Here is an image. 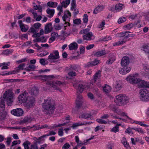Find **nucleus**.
I'll return each instance as SVG.
<instances>
[{"mask_svg": "<svg viewBox=\"0 0 149 149\" xmlns=\"http://www.w3.org/2000/svg\"><path fill=\"white\" fill-rule=\"evenodd\" d=\"M32 120V119L31 118H25L23 120L21 121V123H30Z\"/></svg>", "mask_w": 149, "mask_h": 149, "instance_id": "nucleus-32", "label": "nucleus"}, {"mask_svg": "<svg viewBox=\"0 0 149 149\" xmlns=\"http://www.w3.org/2000/svg\"><path fill=\"white\" fill-rule=\"evenodd\" d=\"M82 103L81 100H77L76 101V107L79 108L82 106Z\"/></svg>", "mask_w": 149, "mask_h": 149, "instance_id": "nucleus-39", "label": "nucleus"}, {"mask_svg": "<svg viewBox=\"0 0 149 149\" xmlns=\"http://www.w3.org/2000/svg\"><path fill=\"white\" fill-rule=\"evenodd\" d=\"M130 63V59L128 57L124 56L122 59L121 64L123 68L119 70V72L122 74H125L129 72L131 68L128 66Z\"/></svg>", "mask_w": 149, "mask_h": 149, "instance_id": "nucleus-4", "label": "nucleus"}, {"mask_svg": "<svg viewBox=\"0 0 149 149\" xmlns=\"http://www.w3.org/2000/svg\"><path fill=\"white\" fill-rule=\"evenodd\" d=\"M130 33V32L128 31H124L120 32L118 34L120 37H123L125 36L126 35V33Z\"/></svg>", "mask_w": 149, "mask_h": 149, "instance_id": "nucleus-44", "label": "nucleus"}, {"mask_svg": "<svg viewBox=\"0 0 149 149\" xmlns=\"http://www.w3.org/2000/svg\"><path fill=\"white\" fill-rule=\"evenodd\" d=\"M40 63L42 65H45V60L43 58H41L40 59Z\"/></svg>", "mask_w": 149, "mask_h": 149, "instance_id": "nucleus-60", "label": "nucleus"}, {"mask_svg": "<svg viewBox=\"0 0 149 149\" xmlns=\"http://www.w3.org/2000/svg\"><path fill=\"white\" fill-rule=\"evenodd\" d=\"M53 28L52 26V23H49L46 24L45 27V34L51 32Z\"/></svg>", "mask_w": 149, "mask_h": 149, "instance_id": "nucleus-13", "label": "nucleus"}, {"mask_svg": "<svg viewBox=\"0 0 149 149\" xmlns=\"http://www.w3.org/2000/svg\"><path fill=\"white\" fill-rule=\"evenodd\" d=\"M132 129L134 130H135L136 131L140 133H141V134H144V132L143 131V130L141 129L140 128H132Z\"/></svg>", "mask_w": 149, "mask_h": 149, "instance_id": "nucleus-38", "label": "nucleus"}, {"mask_svg": "<svg viewBox=\"0 0 149 149\" xmlns=\"http://www.w3.org/2000/svg\"><path fill=\"white\" fill-rule=\"evenodd\" d=\"M28 94L24 93L18 97V100L20 103H25L27 102L26 104V107L29 109L32 107L35 102V99L32 97H28Z\"/></svg>", "mask_w": 149, "mask_h": 149, "instance_id": "nucleus-3", "label": "nucleus"}, {"mask_svg": "<svg viewBox=\"0 0 149 149\" xmlns=\"http://www.w3.org/2000/svg\"><path fill=\"white\" fill-rule=\"evenodd\" d=\"M54 9H50L48 8L46 10L47 13L50 15V16L48 15L47 16L50 18L53 16L54 13Z\"/></svg>", "mask_w": 149, "mask_h": 149, "instance_id": "nucleus-23", "label": "nucleus"}, {"mask_svg": "<svg viewBox=\"0 0 149 149\" xmlns=\"http://www.w3.org/2000/svg\"><path fill=\"white\" fill-rule=\"evenodd\" d=\"M31 148L30 149H38V148L36 145L35 143H34V144H32L31 145Z\"/></svg>", "mask_w": 149, "mask_h": 149, "instance_id": "nucleus-56", "label": "nucleus"}, {"mask_svg": "<svg viewBox=\"0 0 149 149\" xmlns=\"http://www.w3.org/2000/svg\"><path fill=\"white\" fill-rule=\"evenodd\" d=\"M70 147V145L68 143H65L62 147V149H68Z\"/></svg>", "mask_w": 149, "mask_h": 149, "instance_id": "nucleus-51", "label": "nucleus"}, {"mask_svg": "<svg viewBox=\"0 0 149 149\" xmlns=\"http://www.w3.org/2000/svg\"><path fill=\"white\" fill-rule=\"evenodd\" d=\"M115 7L116 10L119 11L124 7V6L123 4L119 3L116 5Z\"/></svg>", "mask_w": 149, "mask_h": 149, "instance_id": "nucleus-28", "label": "nucleus"}, {"mask_svg": "<svg viewBox=\"0 0 149 149\" xmlns=\"http://www.w3.org/2000/svg\"><path fill=\"white\" fill-rule=\"evenodd\" d=\"M140 22L139 21L137 22V23H134V24L131 23V24H129L127 25H125L123 26L124 28H126L128 30H130L131 28L133 27L135 25H136L138 24Z\"/></svg>", "mask_w": 149, "mask_h": 149, "instance_id": "nucleus-21", "label": "nucleus"}, {"mask_svg": "<svg viewBox=\"0 0 149 149\" xmlns=\"http://www.w3.org/2000/svg\"><path fill=\"white\" fill-rule=\"evenodd\" d=\"M47 85H49L55 88L56 89H59L58 86L63 84V83L60 81H48L47 83Z\"/></svg>", "mask_w": 149, "mask_h": 149, "instance_id": "nucleus-8", "label": "nucleus"}, {"mask_svg": "<svg viewBox=\"0 0 149 149\" xmlns=\"http://www.w3.org/2000/svg\"><path fill=\"white\" fill-rule=\"evenodd\" d=\"M126 41L122 40L121 41H118L117 42H115L113 44V45L114 46H118L121 44H122L125 43Z\"/></svg>", "mask_w": 149, "mask_h": 149, "instance_id": "nucleus-42", "label": "nucleus"}, {"mask_svg": "<svg viewBox=\"0 0 149 149\" xmlns=\"http://www.w3.org/2000/svg\"><path fill=\"white\" fill-rule=\"evenodd\" d=\"M42 105L43 108V111L45 114L50 115L54 113L55 107L51 98L48 97L45 99Z\"/></svg>", "mask_w": 149, "mask_h": 149, "instance_id": "nucleus-2", "label": "nucleus"}, {"mask_svg": "<svg viewBox=\"0 0 149 149\" xmlns=\"http://www.w3.org/2000/svg\"><path fill=\"white\" fill-rule=\"evenodd\" d=\"M14 93L11 91H6L3 94V98L6 100L7 104L8 106L11 105L13 102Z\"/></svg>", "mask_w": 149, "mask_h": 149, "instance_id": "nucleus-6", "label": "nucleus"}, {"mask_svg": "<svg viewBox=\"0 0 149 149\" xmlns=\"http://www.w3.org/2000/svg\"><path fill=\"white\" fill-rule=\"evenodd\" d=\"M25 66V63H22L20 64L18 67V68H19V70L21 69L22 70H24L23 68V67Z\"/></svg>", "mask_w": 149, "mask_h": 149, "instance_id": "nucleus-62", "label": "nucleus"}, {"mask_svg": "<svg viewBox=\"0 0 149 149\" xmlns=\"http://www.w3.org/2000/svg\"><path fill=\"white\" fill-rule=\"evenodd\" d=\"M56 132H54L53 131H50L49 132V133L48 134H45L46 135V136H49L50 135H55L56 134Z\"/></svg>", "mask_w": 149, "mask_h": 149, "instance_id": "nucleus-53", "label": "nucleus"}, {"mask_svg": "<svg viewBox=\"0 0 149 149\" xmlns=\"http://www.w3.org/2000/svg\"><path fill=\"white\" fill-rule=\"evenodd\" d=\"M122 87L121 83L120 82H117L116 84L114 87V89L115 91H118L120 90Z\"/></svg>", "mask_w": 149, "mask_h": 149, "instance_id": "nucleus-17", "label": "nucleus"}, {"mask_svg": "<svg viewBox=\"0 0 149 149\" xmlns=\"http://www.w3.org/2000/svg\"><path fill=\"white\" fill-rule=\"evenodd\" d=\"M128 98L125 95L120 94L116 96L114 102L117 105H125L128 102Z\"/></svg>", "mask_w": 149, "mask_h": 149, "instance_id": "nucleus-5", "label": "nucleus"}, {"mask_svg": "<svg viewBox=\"0 0 149 149\" xmlns=\"http://www.w3.org/2000/svg\"><path fill=\"white\" fill-rule=\"evenodd\" d=\"M110 107L111 110L114 112H116L117 111V108L116 106L113 105H110Z\"/></svg>", "mask_w": 149, "mask_h": 149, "instance_id": "nucleus-46", "label": "nucleus"}, {"mask_svg": "<svg viewBox=\"0 0 149 149\" xmlns=\"http://www.w3.org/2000/svg\"><path fill=\"white\" fill-rule=\"evenodd\" d=\"M11 114L15 116H22L24 113L23 110L20 108H17L11 110Z\"/></svg>", "mask_w": 149, "mask_h": 149, "instance_id": "nucleus-10", "label": "nucleus"}, {"mask_svg": "<svg viewBox=\"0 0 149 149\" xmlns=\"http://www.w3.org/2000/svg\"><path fill=\"white\" fill-rule=\"evenodd\" d=\"M126 20L125 17H120L118 19V24H120L125 22Z\"/></svg>", "mask_w": 149, "mask_h": 149, "instance_id": "nucleus-41", "label": "nucleus"}, {"mask_svg": "<svg viewBox=\"0 0 149 149\" xmlns=\"http://www.w3.org/2000/svg\"><path fill=\"white\" fill-rule=\"evenodd\" d=\"M19 24L20 27L21 28V31L23 32H26L28 29H26L24 26V24L22 23V20H19L18 22Z\"/></svg>", "mask_w": 149, "mask_h": 149, "instance_id": "nucleus-18", "label": "nucleus"}, {"mask_svg": "<svg viewBox=\"0 0 149 149\" xmlns=\"http://www.w3.org/2000/svg\"><path fill=\"white\" fill-rule=\"evenodd\" d=\"M68 74L71 77H73V76H76L77 74L75 72L71 71L68 72Z\"/></svg>", "mask_w": 149, "mask_h": 149, "instance_id": "nucleus-55", "label": "nucleus"}, {"mask_svg": "<svg viewBox=\"0 0 149 149\" xmlns=\"http://www.w3.org/2000/svg\"><path fill=\"white\" fill-rule=\"evenodd\" d=\"M115 57L111 58L108 60L106 62V63L108 65L111 64L115 60Z\"/></svg>", "mask_w": 149, "mask_h": 149, "instance_id": "nucleus-37", "label": "nucleus"}, {"mask_svg": "<svg viewBox=\"0 0 149 149\" xmlns=\"http://www.w3.org/2000/svg\"><path fill=\"white\" fill-rule=\"evenodd\" d=\"M59 58L60 56L58 51L55 50L53 52V53L50 54L48 56L47 60H56Z\"/></svg>", "mask_w": 149, "mask_h": 149, "instance_id": "nucleus-9", "label": "nucleus"}, {"mask_svg": "<svg viewBox=\"0 0 149 149\" xmlns=\"http://www.w3.org/2000/svg\"><path fill=\"white\" fill-rule=\"evenodd\" d=\"M30 33H35L37 32L36 30L33 27H31L29 31Z\"/></svg>", "mask_w": 149, "mask_h": 149, "instance_id": "nucleus-64", "label": "nucleus"}, {"mask_svg": "<svg viewBox=\"0 0 149 149\" xmlns=\"http://www.w3.org/2000/svg\"><path fill=\"white\" fill-rule=\"evenodd\" d=\"M83 22L85 23H87L88 21V16L87 14H85L84 15Z\"/></svg>", "mask_w": 149, "mask_h": 149, "instance_id": "nucleus-43", "label": "nucleus"}, {"mask_svg": "<svg viewBox=\"0 0 149 149\" xmlns=\"http://www.w3.org/2000/svg\"><path fill=\"white\" fill-rule=\"evenodd\" d=\"M100 63V60L97 59H95L93 61L91 62H89L85 65V68L90 67H93L95 66Z\"/></svg>", "mask_w": 149, "mask_h": 149, "instance_id": "nucleus-12", "label": "nucleus"}, {"mask_svg": "<svg viewBox=\"0 0 149 149\" xmlns=\"http://www.w3.org/2000/svg\"><path fill=\"white\" fill-rule=\"evenodd\" d=\"M13 51V49H10L4 50L3 52V53L5 55H8L11 54Z\"/></svg>", "mask_w": 149, "mask_h": 149, "instance_id": "nucleus-30", "label": "nucleus"}, {"mask_svg": "<svg viewBox=\"0 0 149 149\" xmlns=\"http://www.w3.org/2000/svg\"><path fill=\"white\" fill-rule=\"evenodd\" d=\"M7 81H8L9 82H15L17 81H19V79H7Z\"/></svg>", "mask_w": 149, "mask_h": 149, "instance_id": "nucleus-59", "label": "nucleus"}, {"mask_svg": "<svg viewBox=\"0 0 149 149\" xmlns=\"http://www.w3.org/2000/svg\"><path fill=\"white\" fill-rule=\"evenodd\" d=\"M141 49L146 54H148L149 52V45H144L141 47Z\"/></svg>", "mask_w": 149, "mask_h": 149, "instance_id": "nucleus-24", "label": "nucleus"}, {"mask_svg": "<svg viewBox=\"0 0 149 149\" xmlns=\"http://www.w3.org/2000/svg\"><path fill=\"white\" fill-rule=\"evenodd\" d=\"M102 7L100 6H97V7L95 8L93 13L94 14H97L99 11H100L101 10L100 8Z\"/></svg>", "mask_w": 149, "mask_h": 149, "instance_id": "nucleus-40", "label": "nucleus"}, {"mask_svg": "<svg viewBox=\"0 0 149 149\" xmlns=\"http://www.w3.org/2000/svg\"><path fill=\"white\" fill-rule=\"evenodd\" d=\"M5 106L4 100H2L0 102V111L1 113L3 112L5 110Z\"/></svg>", "mask_w": 149, "mask_h": 149, "instance_id": "nucleus-25", "label": "nucleus"}, {"mask_svg": "<svg viewBox=\"0 0 149 149\" xmlns=\"http://www.w3.org/2000/svg\"><path fill=\"white\" fill-rule=\"evenodd\" d=\"M31 92L32 95H36L39 92V90L38 89L35 88H33L31 90Z\"/></svg>", "mask_w": 149, "mask_h": 149, "instance_id": "nucleus-34", "label": "nucleus"}, {"mask_svg": "<svg viewBox=\"0 0 149 149\" xmlns=\"http://www.w3.org/2000/svg\"><path fill=\"white\" fill-rule=\"evenodd\" d=\"M38 77L40 78L43 80H44L45 81H48V79H53L55 77L53 75H50L49 76H47L46 75H39L38 76Z\"/></svg>", "mask_w": 149, "mask_h": 149, "instance_id": "nucleus-16", "label": "nucleus"}, {"mask_svg": "<svg viewBox=\"0 0 149 149\" xmlns=\"http://www.w3.org/2000/svg\"><path fill=\"white\" fill-rule=\"evenodd\" d=\"M38 39H39L40 42H46L47 41V40L45 38L44 36H42L40 38H38Z\"/></svg>", "mask_w": 149, "mask_h": 149, "instance_id": "nucleus-52", "label": "nucleus"}, {"mask_svg": "<svg viewBox=\"0 0 149 149\" xmlns=\"http://www.w3.org/2000/svg\"><path fill=\"white\" fill-rule=\"evenodd\" d=\"M74 86L77 89V93H78V92L80 93H81L86 87L85 85L81 84H74Z\"/></svg>", "mask_w": 149, "mask_h": 149, "instance_id": "nucleus-14", "label": "nucleus"}, {"mask_svg": "<svg viewBox=\"0 0 149 149\" xmlns=\"http://www.w3.org/2000/svg\"><path fill=\"white\" fill-rule=\"evenodd\" d=\"M123 145H124V147L127 149H131V148L129 145V144L127 142H125V143H124Z\"/></svg>", "mask_w": 149, "mask_h": 149, "instance_id": "nucleus-63", "label": "nucleus"}, {"mask_svg": "<svg viewBox=\"0 0 149 149\" xmlns=\"http://www.w3.org/2000/svg\"><path fill=\"white\" fill-rule=\"evenodd\" d=\"M103 89L104 91L106 93H108L111 90V88L109 85H106L105 86L103 87Z\"/></svg>", "mask_w": 149, "mask_h": 149, "instance_id": "nucleus-31", "label": "nucleus"}, {"mask_svg": "<svg viewBox=\"0 0 149 149\" xmlns=\"http://www.w3.org/2000/svg\"><path fill=\"white\" fill-rule=\"evenodd\" d=\"M41 26V24L39 23H37L33 24V26L36 29H38Z\"/></svg>", "mask_w": 149, "mask_h": 149, "instance_id": "nucleus-49", "label": "nucleus"}, {"mask_svg": "<svg viewBox=\"0 0 149 149\" xmlns=\"http://www.w3.org/2000/svg\"><path fill=\"white\" fill-rule=\"evenodd\" d=\"M85 124L81 122H79V123H76L73 124L72 126V127L74 129L75 127H77V126H81L83 125H84Z\"/></svg>", "mask_w": 149, "mask_h": 149, "instance_id": "nucleus-33", "label": "nucleus"}, {"mask_svg": "<svg viewBox=\"0 0 149 149\" xmlns=\"http://www.w3.org/2000/svg\"><path fill=\"white\" fill-rule=\"evenodd\" d=\"M111 131L114 133H116L119 131V127H117V126L114 127L111 130Z\"/></svg>", "mask_w": 149, "mask_h": 149, "instance_id": "nucleus-47", "label": "nucleus"}, {"mask_svg": "<svg viewBox=\"0 0 149 149\" xmlns=\"http://www.w3.org/2000/svg\"><path fill=\"white\" fill-rule=\"evenodd\" d=\"M30 144L31 143L28 141L24 142L23 145L24 147V149H30L29 145H30Z\"/></svg>", "mask_w": 149, "mask_h": 149, "instance_id": "nucleus-36", "label": "nucleus"}, {"mask_svg": "<svg viewBox=\"0 0 149 149\" xmlns=\"http://www.w3.org/2000/svg\"><path fill=\"white\" fill-rule=\"evenodd\" d=\"M47 5L50 7L55 8L57 5V3L56 2L49 1L47 3Z\"/></svg>", "mask_w": 149, "mask_h": 149, "instance_id": "nucleus-27", "label": "nucleus"}, {"mask_svg": "<svg viewBox=\"0 0 149 149\" xmlns=\"http://www.w3.org/2000/svg\"><path fill=\"white\" fill-rule=\"evenodd\" d=\"M49 54V52L47 51H44L43 52H42L41 54H40V56L41 57H43L46 56L47 54Z\"/></svg>", "mask_w": 149, "mask_h": 149, "instance_id": "nucleus-57", "label": "nucleus"}, {"mask_svg": "<svg viewBox=\"0 0 149 149\" xmlns=\"http://www.w3.org/2000/svg\"><path fill=\"white\" fill-rule=\"evenodd\" d=\"M61 5H58L57 7V10H63V7H64V8H65L67 7V5H65V1H63L61 3Z\"/></svg>", "mask_w": 149, "mask_h": 149, "instance_id": "nucleus-26", "label": "nucleus"}, {"mask_svg": "<svg viewBox=\"0 0 149 149\" xmlns=\"http://www.w3.org/2000/svg\"><path fill=\"white\" fill-rule=\"evenodd\" d=\"M96 121L100 123L106 124L107 123V122L106 121L101 119H96Z\"/></svg>", "mask_w": 149, "mask_h": 149, "instance_id": "nucleus-50", "label": "nucleus"}, {"mask_svg": "<svg viewBox=\"0 0 149 149\" xmlns=\"http://www.w3.org/2000/svg\"><path fill=\"white\" fill-rule=\"evenodd\" d=\"M140 99L143 101H148L149 100V92L146 89L140 90Z\"/></svg>", "mask_w": 149, "mask_h": 149, "instance_id": "nucleus-7", "label": "nucleus"}, {"mask_svg": "<svg viewBox=\"0 0 149 149\" xmlns=\"http://www.w3.org/2000/svg\"><path fill=\"white\" fill-rule=\"evenodd\" d=\"M58 134L60 136H62L63 135V132L62 128L60 129L58 131Z\"/></svg>", "mask_w": 149, "mask_h": 149, "instance_id": "nucleus-54", "label": "nucleus"}, {"mask_svg": "<svg viewBox=\"0 0 149 149\" xmlns=\"http://www.w3.org/2000/svg\"><path fill=\"white\" fill-rule=\"evenodd\" d=\"M81 22L80 19H77L73 20L74 23L77 25L81 24Z\"/></svg>", "mask_w": 149, "mask_h": 149, "instance_id": "nucleus-45", "label": "nucleus"}, {"mask_svg": "<svg viewBox=\"0 0 149 149\" xmlns=\"http://www.w3.org/2000/svg\"><path fill=\"white\" fill-rule=\"evenodd\" d=\"M106 52L105 50H101L94 54V55L97 57H100L105 55Z\"/></svg>", "mask_w": 149, "mask_h": 149, "instance_id": "nucleus-19", "label": "nucleus"}, {"mask_svg": "<svg viewBox=\"0 0 149 149\" xmlns=\"http://www.w3.org/2000/svg\"><path fill=\"white\" fill-rule=\"evenodd\" d=\"M78 45L76 42L71 43L69 45V48L70 50H76L78 48Z\"/></svg>", "mask_w": 149, "mask_h": 149, "instance_id": "nucleus-20", "label": "nucleus"}, {"mask_svg": "<svg viewBox=\"0 0 149 149\" xmlns=\"http://www.w3.org/2000/svg\"><path fill=\"white\" fill-rule=\"evenodd\" d=\"M94 114L92 112L90 113H84L81 114L79 116V118L87 119L88 120H92L93 118V116Z\"/></svg>", "mask_w": 149, "mask_h": 149, "instance_id": "nucleus-11", "label": "nucleus"}, {"mask_svg": "<svg viewBox=\"0 0 149 149\" xmlns=\"http://www.w3.org/2000/svg\"><path fill=\"white\" fill-rule=\"evenodd\" d=\"M30 128H31V129L33 128V130L34 131L40 129V125H35L33 126L30 127Z\"/></svg>", "mask_w": 149, "mask_h": 149, "instance_id": "nucleus-48", "label": "nucleus"}, {"mask_svg": "<svg viewBox=\"0 0 149 149\" xmlns=\"http://www.w3.org/2000/svg\"><path fill=\"white\" fill-rule=\"evenodd\" d=\"M64 15L62 17V19L64 22L66 21V19L68 18V17L67 15H68L70 17L71 16V14L70 13V12L69 10H67L64 12Z\"/></svg>", "mask_w": 149, "mask_h": 149, "instance_id": "nucleus-22", "label": "nucleus"}, {"mask_svg": "<svg viewBox=\"0 0 149 149\" xmlns=\"http://www.w3.org/2000/svg\"><path fill=\"white\" fill-rule=\"evenodd\" d=\"M101 71L100 70H98V72L93 75V79L95 80L100 79L101 77Z\"/></svg>", "mask_w": 149, "mask_h": 149, "instance_id": "nucleus-29", "label": "nucleus"}, {"mask_svg": "<svg viewBox=\"0 0 149 149\" xmlns=\"http://www.w3.org/2000/svg\"><path fill=\"white\" fill-rule=\"evenodd\" d=\"M80 54H83L85 52V48L84 46H81L80 48Z\"/></svg>", "mask_w": 149, "mask_h": 149, "instance_id": "nucleus-61", "label": "nucleus"}, {"mask_svg": "<svg viewBox=\"0 0 149 149\" xmlns=\"http://www.w3.org/2000/svg\"><path fill=\"white\" fill-rule=\"evenodd\" d=\"M93 34L91 32H89L83 36V38L84 40H90L93 39Z\"/></svg>", "mask_w": 149, "mask_h": 149, "instance_id": "nucleus-15", "label": "nucleus"}, {"mask_svg": "<svg viewBox=\"0 0 149 149\" xmlns=\"http://www.w3.org/2000/svg\"><path fill=\"white\" fill-rule=\"evenodd\" d=\"M76 4L75 0H72L71 3V7L70 9L71 10H73L75 9Z\"/></svg>", "mask_w": 149, "mask_h": 149, "instance_id": "nucleus-35", "label": "nucleus"}, {"mask_svg": "<svg viewBox=\"0 0 149 149\" xmlns=\"http://www.w3.org/2000/svg\"><path fill=\"white\" fill-rule=\"evenodd\" d=\"M125 80L132 84L138 83L139 82V86L141 87H147L149 88L148 82L144 80H141L139 79L138 74H131L128 76Z\"/></svg>", "mask_w": 149, "mask_h": 149, "instance_id": "nucleus-1", "label": "nucleus"}, {"mask_svg": "<svg viewBox=\"0 0 149 149\" xmlns=\"http://www.w3.org/2000/svg\"><path fill=\"white\" fill-rule=\"evenodd\" d=\"M94 46V44L89 45L86 46V48L87 50H89L93 48Z\"/></svg>", "mask_w": 149, "mask_h": 149, "instance_id": "nucleus-58", "label": "nucleus"}]
</instances>
